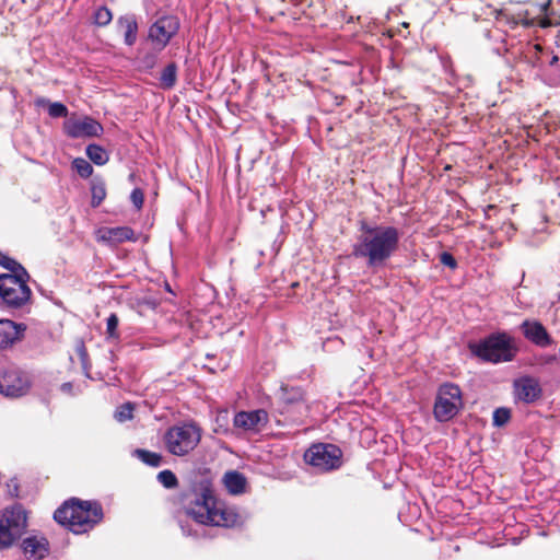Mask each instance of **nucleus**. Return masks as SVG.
Wrapping results in <instances>:
<instances>
[{
	"instance_id": "13",
	"label": "nucleus",
	"mask_w": 560,
	"mask_h": 560,
	"mask_svg": "<svg viewBox=\"0 0 560 560\" xmlns=\"http://www.w3.org/2000/svg\"><path fill=\"white\" fill-rule=\"evenodd\" d=\"M269 421L268 412L264 409L252 411H238L235 413L233 424L235 428L244 431L258 432L266 427Z\"/></svg>"
},
{
	"instance_id": "36",
	"label": "nucleus",
	"mask_w": 560,
	"mask_h": 560,
	"mask_svg": "<svg viewBox=\"0 0 560 560\" xmlns=\"http://www.w3.org/2000/svg\"><path fill=\"white\" fill-rule=\"evenodd\" d=\"M75 351L81 360L82 365L86 368L89 363V353L83 341H80L77 345Z\"/></svg>"
},
{
	"instance_id": "16",
	"label": "nucleus",
	"mask_w": 560,
	"mask_h": 560,
	"mask_svg": "<svg viewBox=\"0 0 560 560\" xmlns=\"http://www.w3.org/2000/svg\"><path fill=\"white\" fill-rule=\"evenodd\" d=\"M26 325L11 319H0V349L11 348L24 338Z\"/></svg>"
},
{
	"instance_id": "26",
	"label": "nucleus",
	"mask_w": 560,
	"mask_h": 560,
	"mask_svg": "<svg viewBox=\"0 0 560 560\" xmlns=\"http://www.w3.org/2000/svg\"><path fill=\"white\" fill-rule=\"evenodd\" d=\"M447 5L454 14H469L474 8V0H447Z\"/></svg>"
},
{
	"instance_id": "6",
	"label": "nucleus",
	"mask_w": 560,
	"mask_h": 560,
	"mask_svg": "<svg viewBox=\"0 0 560 560\" xmlns=\"http://www.w3.org/2000/svg\"><path fill=\"white\" fill-rule=\"evenodd\" d=\"M27 528V512L21 504L5 508L0 513V550L11 547Z\"/></svg>"
},
{
	"instance_id": "29",
	"label": "nucleus",
	"mask_w": 560,
	"mask_h": 560,
	"mask_svg": "<svg viewBox=\"0 0 560 560\" xmlns=\"http://www.w3.org/2000/svg\"><path fill=\"white\" fill-rule=\"evenodd\" d=\"M156 478L158 481L166 489H174L178 486V479L176 475L170 469L160 471Z\"/></svg>"
},
{
	"instance_id": "14",
	"label": "nucleus",
	"mask_w": 560,
	"mask_h": 560,
	"mask_svg": "<svg viewBox=\"0 0 560 560\" xmlns=\"http://www.w3.org/2000/svg\"><path fill=\"white\" fill-rule=\"evenodd\" d=\"M541 394L542 389L535 377L523 376L514 381V395L525 404L535 402L541 397Z\"/></svg>"
},
{
	"instance_id": "9",
	"label": "nucleus",
	"mask_w": 560,
	"mask_h": 560,
	"mask_svg": "<svg viewBox=\"0 0 560 560\" xmlns=\"http://www.w3.org/2000/svg\"><path fill=\"white\" fill-rule=\"evenodd\" d=\"M304 460L323 472L335 470L342 465V451L335 444L316 443L305 451Z\"/></svg>"
},
{
	"instance_id": "34",
	"label": "nucleus",
	"mask_w": 560,
	"mask_h": 560,
	"mask_svg": "<svg viewBox=\"0 0 560 560\" xmlns=\"http://www.w3.org/2000/svg\"><path fill=\"white\" fill-rule=\"evenodd\" d=\"M48 115L52 118L67 117L68 108L60 102L50 103L48 106Z\"/></svg>"
},
{
	"instance_id": "11",
	"label": "nucleus",
	"mask_w": 560,
	"mask_h": 560,
	"mask_svg": "<svg viewBox=\"0 0 560 560\" xmlns=\"http://www.w3.org/2000/svg\"><path fill=\"white\" fill-rule=\"evenodd\" d=\"M179 30V20L175 15H164L158 19L149 30V38L154 42L160 49L166 47L172 37Z\"/></svg>"
},
{
	"instance_id": "32",
	"label": "nucleus",
	"mask_w": 560,
	"mask_h": 560,
	"mask_svg": "<svg viewBox=\"0 0 560 560\" xmlns=\"http://www.w3.org/2000/svg\"><path fill=\"white\" fill-rule=\"evenodd\" d=\"M135 407L131 402H125L115 411V419L119 422H125L133 418Z\"/></svg>"
},
{
	"instance_id": "25",
	"label": "nucleus",
	"mask_w": 560,
	"mask_h": 560,
	"mask_svg": "<svg viewBox=\"0 0 560 560\" xmlns=\"http://www.w3.org/2000/svg\"><path fill=\"white\" fill-rule=\"evenodd\" d=\"M0 266L8 269L10 271L9 275H15L22 272V275L27 271L19 261L14 258L8 256L5 253L0 250Z\"/></svg>"
},
{
	"instance_id": "12",
	"label": "nucleus",
	"mask_w": 560,
	"mask_h": 560,
	"mask_svg": "<svg viewBox=\"0 0 560 560\" xmlns=\"http://www.w3.org/2000/svg\"><path fill=\"white\" fill-rule=\"evenodd\" d=\"M65 131L71 138L97 137L103 132V126L91 117L71 118L65 122Z\"/></svg>"
},
{
	"instance_id": "15",
	"label": "nucleus",
	"mask_w": 560,
	"mask_h": 560,
	"mask_svg": "<svg viewBox=\"0 0 560 560\" xmlns=\"http://www.w3.org/2000/svg\"><path fill=\"white\" fill-rule=\"evenodd\" d=\"M21 549L27 560H43L50 552V544L43 535H31L22 540Z\"/></svg>"
},
{
	"instance_id": "2",
	"label": "nucleus",
	"mask_w": 560,
	"mask_h": 560,
	"mask_svg": "<svg viewBox=\"0 0 560 560\" xmlns=\"http://www.w3.org/2000/svg\"><path fill=\"white\" fill-rule=\"evenodd\" d=\"M359 231L361 234L352 246V255L365 259L370 268L383 266L399 247L400 233L395 226H372L362 220Z\"/></svg>"
},
{
	"instance_id": "35",
	"label": "nucleus",
	"mask_w": 560,
	"mask_h": 560,
	"mask_svg": "<svg viewBox=\"0 0 560 560\" xmlns=\"http://www.w3.org/2000/svg\"><path fill=\"white\" fill-rule=\"evenodd\" d=\"M130 200L136 207L137 210H140L143 207L144 202V194L141 188H135L130 194Z\"/></svg>"
},
{
	"instance_id": "24",
	"label": "nucleus",
	"mask_w": 560,
	"mask_h": 560,
	"mask_svg": "<svg viewBox=\"0 0 560 560\" xmlns=\"http://www.w3.org/2000/svg\"><path fill=\"white\" fill-rule=\"evenodd\" d=\"M494 19L498 22L505 21L508 24H511L512 26H515L520 23H525L528 25V22H525L523 13L517 14H510V12L506 9L497 10L494 12Z\"/></svg>"
},
{
	"instance_id": "38",
	"label": "nucleus",
	"mask_w": 560,
	"mask_h": 560,
	"mask_svg": "<svg viewBox=\"0 0 560 560\" xmlns=\"http://www.w3.org/2000/svg\"><path fill=\"white\" fill-rule=\"evenodd\" d=\"M284 401L287 405L303 401V395L298 390L292 397H285Z\"/></svg>"
},
{
	"instance_id": "7",
	"label": "nucleus",
	"mask_w": 560,
	"mask_h": 560,
	"mask_svg": "<svg viewBox=\"0 0 560 560\" xmlns=\"http://www.w3.org/2000/svg\"><path fill=\"white\" fill-rule=\"evenodd\" d=\"M28 280L27 271L24 275H0V298L8 307L21 308L31 300Z\"/></svg>"
},
{
	"instance_id": "20",
	"label": "nucleus",
	"mask_w": 560,
	"mask_h": 560,
	"mask_svg": "<svg viewBox=\"0 0 560 560\" xmlns=\"http://www.w3.org/2000/svg\"><path fill=\"white\" fill-rule=\"evenodd\" d=\"M119 27L124 32L125 43L129 46L133 45L137 39L138 24L133 16H120L117 21Z\"/></svg>"
},
{
	"instance_id": "40",
	"label": "nucleus",
	"mask_w": 560,
	"mask_h": 560,
	"mask_svg": "<svg viewBox=\"0 0 560 560\" xmlns=\"http://www.w3.org/2000/svg\"><path fill=\"white\" fill-rule=\"evenodd\" d=\"M540 360L545 364H551L557 361V357L556 355H545Z\"/></svg>"
},
{
	"instance_id": "21",
	"label": "nucleus",
	"mask_w": 560,
	"mask_h": 560,
	"mask_svg": "<svg viewBox=\"0 0 560 560\" xmlns=\"http://www.w3.org/2000/svg\"><path fill=\"white\" fill-rule=\"evenodd\" d=\"M178 67L175 62H170L161 72L160 85L164 90H171L177 82Z\"/></svg>"
},
{
	"instance_id": "4",
	"label": "nucleus",
	"mask_w": 560,
	"mask_h": 560,
	"mask_svg": "<svg viewBox=\"0 0 560 560\" xmlns=\"http://www.w3.org/2000/svg\"><path fill=\"white\" fill-rule=\"evenodd\" d=\"M469 348L480 360L493 364L511 362L520 351L516 339L505 331L492 332Z\"/></svg>"
},
{
	"instance_id": "10",
	"label": "nucleus",
	"mask_w": 560,
	"mask_h": 560,
	"mask_svg": "<svg viewBox=\"0 0 560 560\" xmlns=\"http://www.w3.org/2000/svg\"><path fill=\"white\" fill-rule=\"evenodd\" d=\"M31 380L27 373L10 366L0 373V394L9 398H19L28 393Z\"/></svg>"
},
{
	"instance_id": "37",
	"label": "nucleus",
	"mask_w": 560,
	"mask_h": 560,
	"mask_svg": "<svg viewBox=\"0 0 560 560\" xmlns=\"http://www.w3.org/2000/svg\"><path fill=\"white\" fill-rule=\"evenodd\" d=\"M440 261L442 265L450 267L451 269H455L457 267V261L451 253L443 252L440 256Z\"/></svg>"
},
{
	"instance_id": "5",
	"label": "nucleus",
	"mask_w": 560,
	"mask_h": 560,
	"mask_svg": "<svg viewBox=\"0 0 560 560\" xmlns=\"http://www.w3.org/2000/svg\"><path fill=\"white\" fill-rule=\"evenodd\" d=\"M201 441V429L195 422H185L168 428L163 436L165 448L175 456H185Z\"/></svg>"
},
{
	"instance_id": "3",
	"label": "nucleus",
	"mask_w": 560,
	"mask_h": 560,
	"mask_svg": "<svg viewBox=\"0 0 560 560\" xmlns=\"http://www.w3.org/2000/svg\"><path fill=\"white\" fill-rule=\"evenodd\" d=\"M102 504L95 500L70 498L55 512L54 520L75 535L85 534L102 522Z\"/></svg>"
},
{
	"instance_id": "31",
	"label": "nucleus",
	"mask_w": 560,
	"mask_h": 560,
	"mask_svg": "<svg viewBox=\"0 0 560 560\" xmlns=\"http://www.w3.org/2000/svg\"><path fill=\"white\" fill-rule=\"evenodd\" d=\"M113 19L110 10L103 5L96 9L94 12V23L98 26H106Z\"/></svg>"
},
{
	"instance_id": "27",
	"label": "nucleus",
	"mask_w": 560,
	"mask_h": 560,
	"mask_svg": "<svg viewBox=\"0 0 560 560\" xmlns=\"http://www.w3.org/2000/svg\"><path fill=\"white\" fill-rule=\"evenodd\" d=\"M91 206L98 207L106 198V187L103 182L94 183L91 187Z\"/></svg>"
},
{
	"instance_id": "1",
	"label": "nucleus",
	"mask_w": 560,
	"mask_h": 560,
	"mask_svg": "<svg viewBox=\"0 0 560 560\" xmlns=\"http://www.w3.org/2000/svg\"><path fill=\"white\" fill-rule=\"evenodd\" d=\"M180 501L185 513L196 523L207 526L234 527L240 524L238 513L220 502L210 483H201L199 487L180 494Z\"/></svg>"
},
{
	"instance_id": "23",
	"label": "nucleus",
	"mask_w": 560,
	"mask_h": 560,
	"mask_svg": "<svg viewBox=\"0 0 560 560\" xmlns=\"http://www.w3.org/2000/svg\"><path fill=\"white\" fill-rule=\"evenodd\" d=\"M135 456L142 463L151 467H159L162 464V455L155 452H151L144 448H137L133 452Z\"/></svg>"
},
{
	"instance_id": "33",
	"label": "nucleus",
	"mask_w": 560,
	"mask_h": 560,
	"mask_svg": "<svg viewBox=\"0 0 560 560\" xmlns=\"http://www.w3.org/2000/svg\"><path fill=\"white\" fill-rule=\"evenodd\" d=\"M118 324H119V318H118L117 314L112 313L106 320L107 338H110V339L119 338Z\"/></svg>"
},
{
	"instance_id": "30",
	"label": "nucleus",
	"mask_w": 560,
	"mask_h": 560,
	"mask_svg": "<svg viewBox=\"0 0 560 560\" xmlns=\"http://www.w3.org/2000/svg\"><path fill=\"white\" fill-rule=\"evenodd\" d=\"M511 420V410L505 407L497 408L493 411L492 424L494 427H503Z\"/></svg>"
},
{
	"instance_id": "18",
	"label": "nucleus",
	"mask_w": 560,
	"mask_h": 560,
	"mask_svg": "<svg viewBox=\"0 0 560 560\" xmlns=\"http://www.w3.org/2000/svg\"><path fill=\"white\" fill-rule=\"evenodd\" d=\"M96 241L110 245L120 244L127 241H137L135 232L129 226L102 228L96 232Z\"/></svg>"
},
{
	"instance_id": "17",
	"label": "nucleus",
	"mask_w": 560,
	"mask_h": 560,
	"mask_svg": "<svg viewBox=\"0 0 560 560\" xmlns=\"http://www.w3.org/2000/svg\"><path fill=\"white\" fill-rule=\"evenodd\" d=\"M521 330L528 341L538 347L545 348L553 342L546 327L538 320H524Z\"/></svg>"
},
{
	"instance_id": "22",
	"label": "nucleus",
	"mask_w": 560,
	"mask_h": 560,
	"mask_svg": "<svg viewBox=\"0 0 560 560\" xmlns=\"http://www.w3.org/2000/svg\"><path fill=\"white\" fill-rule=\"evenodd\" d=\"M88 158L96 165H104L108 162L107 151L98 144H89L85 149Z\"/></svg>"
},
{
	"instance_id": "28",
	"label": "nucleus",
	"mask_w": 560,
	"mask_h": 560,
	"mask_svg": "<svg viewBox=\"0 0 560 560\" xmlns=\"http://www.w3.org/2000/svg\"><path fill=\"white\" fill-rule=\"evenodd\" d=\"M72 168L82 178H89L93 174L92 165L83 158H75L72 161Z\"/></svg>"
},
{
	"instance_id": "41",
	"label": "nucleus",
	"mask_w": 560,
	"mask_h": 560,
	"mask_svg": "<svg viewBox=\"0 0 560 560\" xmlns=\"http://www.w3.org/2000/svg\"><path fill=\"white\" fill-rule=\"evenodd\" d=\"M61 388H62V390H65V392H71V389H72V384H71V383H63V384L61 385Z\"/></svg>"
},
{
	"instance_id": "39",
	"label": "nucleus",
	"mask_w": 560,
	"mask_h": 560,
	"mask_svg": "<svg viewBox=\"0 0 560 560\" xmlns=\"http://www.w3.org/2000/svg\"><path fill=\"white\" fill-rule=\"evenodd\" d=\"M142 62L144 63L145 67L152 68L154 66V63H155V57L153 55L145 56L143 58Z\"/></svg>"
},
{
	"instance_id": "19",
	"label": "nucleus",
	"mask_w": 560,
	"mask_h": 560,
	"mask_svg": "<svg viewBox=\"0 0 560 560\" xmlns=\"http://www.w3.org/2000/svg\"><path fill=\"white\" fill-rule=\"evenodd\" d=\"M223 483L229 493L237 495L245 492L247 480L242 472L230 470L224 474Z\"/></svg>"
},
{
	"instance_id": "8",
	"label": "nucleus",
	"mask_w": 560,
	"mask_h": 560,
	"mask_svg": "<svg viewBox=\"0 0 560 560\" xmlns=\"http://www.w3.org/2000/svg\"><path fill=\"white\" fill-rule=\"evenodd\" d=\"M463 406V394L457 384L446 382L439 386L433 406V415L439 422L455 418Z\"/></svg>"
}]
</instances>
